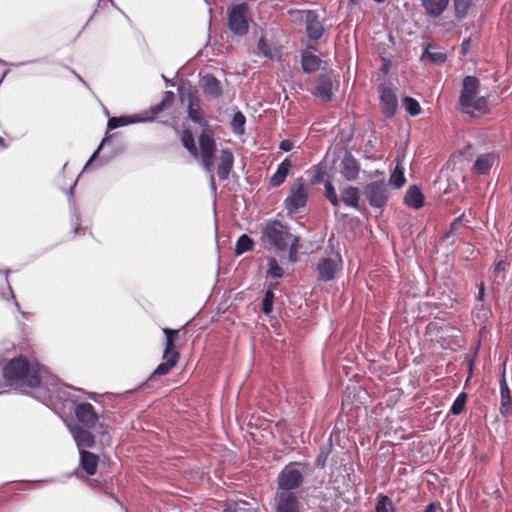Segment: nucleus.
Here are the masks:
<instances>
[{
	"label": "nucleus",
	"mask_w": 512,
	"mask_h": 512,
	"mask_svg": "<svg viewBox=\"0 0 512 512\" xmlns=\"http://www.w3.org/2000/svg\"><path fill=\"white\" fill-rule=\"evenodd\" d=\"M469 45H470V39H465L462 43V49H463L464 53L467 51Z\"/></svg>",
	"instance_id": "54"
},
{
	"label": "nucleus",
	"mask_w": 512,
	"mask_h": 512,
	"mask_svg": "<svg viewBox=\"0 0 512 512\" xmlns=\"http://www.w3.org/2000/svg\"><path fill=\"white\" fill-rule=\"evenodd\" d=\"M323 60L308 50L301 52V66L304 73L311 74L319 70Z\"/></svg>",
	"instance_id": "24"
},
{
	"label": "nucleus",
	"mask_w": 512,
	"mask_h": 512,
	"mask_svg": "<svg viewBox=\"0 0 512 512\" xmlns=\"http://www.w3.org/2000/svg\"><path fill=\"white\" fill-rule=\"evenodd\" d=\"M325 196L333 206L337 207L339 205L340 200L331 181L325 183Z\"/></svg>",
	"instance_id": "43"
},
{
	"label": "nucleus",
	"mask_w": 512,
	"mask_h": 512,
	"mask_svg": "<svg viewBox=\"0 0 512 512\" xmlns=\"http://www.w3.org/2000/svg\"><path fill=\"white\" fill-rule=\"evenodd\" d=\"M389 181L395 188H401L404 185L406 181L404 177V170L399 164L395 167Z\"/></svg>",
	"instance_id": "38"
},
{
	"label": "nucleus",
	"mask_w": 512,
	"mask_h": 512,
	"mask_svg": "<svg viewBox=\"0 0 512 512\" xmlns=\"http://www.w3.org/2000/svg\"><path fill=\"white\" fill-rule=\"evenodd\" d=\"M254 246V241L246 234L241 235L238 238L236 247H235V254L236 255H242L243 253L247 251H251Z\"/></svg>",
	"instance_id": "34"
},
{
	"label": "nucleus",
	"mask_w": 512,
	"mask_h": 512,
	"mask_svg": "<svg viewBox=\"0 0 512 512\" xmlns=\"http://www.w3.org/2000/svg\"><path fill=\"white\" fill-rule=\"evenodd\" d=\"M99 456L87 450L80 451L81 468L88 474L94 475L97 471Z\"/></svg>",
	"instance_id": "26"
},
{
	"label": "nucleus",
	"mask_w": 512,
	"mask_h": 512,
	"mask_svg": "<svg viewBox=\"0 0 512 512\" xmlns=\"http://www.w3.org/2000/svg\"><path fill=\"white\" fill-rule=\"evenodd\" d=\"M466 401H467V394L464 392L460 393L458 395V397L455 399L454 403L452 404L450 413L453 415L461 414L465 409Z\"/></svg>",
	"instance_id": "39"
},
{
	"label": "nucleus",
	"mask_w": 512,
	"mask_h": 512,
	"mask_svg": "<svg viewBox=\"0 0 512 512\" xmlns=\"http://www.w3.org/2000/svg\"><path fill=\"white\" fill-rule=\"evenodd\" d=\"M278 286V283H270L268 286V290H271L273 292L274 289H276Z\"/></svg>",
	"instance_id": "55"
},
{
	"label": "nucleus",
	"mask_w": 512,
	"mask_h": 512,
	"mask_svg": "<svg viewBox=\"0 0 512 512\" xmlns=\"http://www.w3.org/2000/svg\"><path fill=\"white\" fill-rule=\"evenodd\" d=\"M126 125H128V116L110 118L107 124L108 131L100 143L97 152L104 148H110L111 153H116L120 148H123L121 145L123 141H119V135L117 133H110V131Z\"/></svg>",
	"instance_id": "8"
},
{
	"label": "nucleus",
	"mask_w": 512,
	"mask_h": 512,
	"mask_svg": "<svg viewBox=\"0 0 512 512\" xmlns=\"http://www.w3.org/2000/svg\"><path fill=\"white\" fill-rule=\"evenodd\" d=\"M325 175V171L322 168H318L314 176L312 177L311 183L317 184L320 183Z\"/></svg>",
	"instance_id": "45"
},
{
	"label": "nucleus",
	"mask_w": 512,
	"mask_h": 512,
	"mask_svg": "<svg viewBox=\"0 0 512 512\" xmlns=\"http://www.w3.org/2000/svg\"><path fill=\"white\" fill-rule=\"evenodd\" d=\"M484 294H485V287H484V283H481L480 287H479V293H478V300L480 301H483L484 299Z\"/></svg>",
	"instance_id": "52"
},
{
	"label": "nucleus",
	"mask_w": 512,
	"mask_h": 512,
	"mask_svg": "<svg viewBox=\"0 0 512 512\" xmlns=\"http://www.w3.org/2000/svg\"><path fill=\"white\" fill-rule=\"evenodd\" d=\"M287 249H289L290 262H295L297 260V253L299 249V238L296 236L293 237Z\"/></svg>",
	"instance_id": "44"
},
{
	"label": "nucleus",
	"mask_w": 512,
	"mask_h": 512,
	"mask_svg": "<svg viewBox=\"0 0 512 512\" xmlns=\"http://www.w3.org/2000/svg\"><path fill=\"white\" fill-rule=\"evenodd\" d=\"M88 484L93 488H102V483L96 479L88 480Z\"/></svg>",
	"instance_id": "51"
},
{
	"label": "nucleus",
	"mask_w": 512,
	"mask_h": 512,
	"mask_svg": "<svg viewBox=\"0 0 512 512\" xmlns=\"http://www.w3.org/2000/svg\"><path fill=\"white\" fill-rule=\"evenodd\" d=\"M248 14L249 6L245 2L228 7V27L234 35L244 36L248 33Z\"/></svg>",
	"instance_id": "5"
},
{
	"label": "nucleus",
	"mask_w": 512,
	"mask_h": 512,
	"mask_svg": "<svg viewBox=\"0 0 512 512\" xmlns=\"http://www.w3.org/2000/svg\"><path fill=\"white\" fill-rule=\"evenodd\" d=\"M304 481V476L294 463L286 465L279 473L277 484L280 491H289L299 488Z\"/></svg>",
	"instance_id": "7"
},
{
	"label": "nucleus",
	"mask_w": 512,
	"mask_h": 512,
	"mask_svg": "<svg viewBox=\"0 0 512 512\" xmlns=\"http://www.w3.org/2000/svg\"><path fill=\"white\" fill-rule=\"evenodd\" d=\"M210 181H211L212 185L214 186V185H215V178H214V175H211V177H210Z\"/></svg>",
	"instance_id": "57"
},
{
	"label": "nucleus",
	"mask_w": 512,
	"mask_h": 512,
	"mask_svg": "<svg viewBox=\"0 0 512 512\" xmlns=\"http://www.w3.org/2000/svg\"><path fill=\"white\" fill-rule=\"evenodd\" d=\"M341 268V258L336 254L333 258H321L317 264V271L321 281H331Z\"/></svg>",
	"instance_id": "13"
},
{
	"label": "nucleus",
	"mask_w": 512,
	"mask_h": 512,
	"mask_svg": "<svg viewBox=\"0 0 512 512\" xmlns=\"http://www.w3.org/2000/svg\"><path fill=\"white\" fill-rule=\"evenodd\" d=\"M74 413L79 423L87 429L93 428L98 422V414L88 402L76 404Z\"/></svg>",
	"instance_id": "14"
},
{
	"label": "nucleus",
	"mask_w": 512,
	"mask_h": 512,
	"mask_svg": "<svg viewBox=\"0 0 512 512\" xmlns=\"http://www.w3.org/2000/svg\"><path fill=\"white\" fill-rule=\"evenodd\" d=\"M313 95L319 98L323 103H328L333 98V82L331 73H322L317 79Z\"/></svg>",
	"instance_id": "15"
},
{
	"label": "nucleus",
	"mask_w": 512,
	"mask_h": 512,
	"mask_svg": "<svg viewBox=\"0 0 512 512\" xmlns=\"http://www.w3.org/2000/svg\"><path fill=\"white\" fill-rule=\"evenodd\" d=\"M429 44L427 45V47L425 48V51L422 55V59L424 58H427L429 59L432 63H435V64H442L446 61L447 59V56L445 53H442V52H430L428 50L429 48Z\"/></svg>",
	"instance_id": "40"
},
{
	"label": "nucleus",
	"mask_w": 512,
	"mask_h": 512,
	"mask_svg": "<svg viewBox=\"0 0 512 512\" xmlns=\"http://www.w3.org/2000/svg\"><path fill=\"white\" fill-rule=\"evenodd\" d=\"M360 191L357 187L350 186L342 191L341 200L348 206L359 209Z\"/></svg>",
	"instance_id": "32"
},
{
	"label": "nucleus",
	"mask_w": 512,
	"mask_h": 512,
	"mask_svg": "<svg viewBox=\"0 0 512 512\" xmlns=\"http://www.w3.org/2000/svg\"><path fill=\"white\" fill-rule=\"evenodd\" d=\"M200 85L205 95L218 99L223 95L221 82L211 73L201 77Z\"/></svg>",
	"instance_id": "17"
},
{
	"label": "nucleus",
	"mask_w": 512,
	"mask_h": 512,
	"mask_svg": "<svg viewBox=\"0 0 512 512\" xmlns=\"http://www.w3.org/2000/svg\"><path fill=\"white\" fill-rule=\"evenodd\" d=\"M304 184V179L299 177L290 187L289 196L285 199V207L290 213L297 212L307 203L308 195L305 192Z\"/></svg>",
	"instance_id": "9"
},
{
	"label": "nucleus",
	"mask_w": 512,
	"mask_h": 512,
	"mask_svg": "<svg viewBox=\"0 0 512 512\" xmlns=\"http://www.w3.org/2000/svg\"><path fill=\"white\" fill-rule=\"evenodd\" d=\"M293 237L295 236L290 233L289 227L279 220H270L262 224L261 241L265 244V248L285 251Z\"/></svg>",
	"instance_id": "3"
},
{
	"label": "nucleus",
	"mask_w": 512,
	"mask_h": 512,
	"mask_svg": "<svg viewBox=\"0 0 512 512\" xmlns=\"http://www.w3.org/2000/svg\"><path fill=\"white\" fill-rule=\"evenodd\" d=\"M480 81L477 77L466 76L462 82L459 97V107L463 113L477 117L489 112L488 101L485 97H477Z\"/></svg>",
	"instance_id": "2"
},
{
	"label": "nucleus",
	"mask_w": 512,
	"mask_h": 512,
	"mask_svg": "<svg viewBox=\"0 0 512 512\" xmlns=\"http://www.w3.org/2000/svg\"><path fill=\"white\" fill-rule=\"evenodd\" d=\"M363 194L370 206L383 208L389 199L388 185L384 180L373 181L364 187Z\"/></svg>",
	"instance_id": "6"
},
{
	"label": "nucleus",
	"mask_w": 512,
	"mask_h": 512,
	"mask_svg": "<svg viewBox=\"0 0 512 512\" xmlns=\"http://www.w3.org/2000/svg\"><path fill=\"white\" fill-rule=\"evenodd\" d=\"M506 268V261L504 260H500L499 262L496 263L495 265V268H494V273H498L500 271H504Z\"/></svg>",
	"instance_id": "49"
},
{
	"label": "nucleus",
	"mask_w": 512,
	"mask_h": 512,
	"mask_svg": "<svg viewBox=\"0 0 512 512\" xmlns=\"http://www.w3.org/2000/svg\"><path fill=\"white\" fill-rule=\"evenodd\" d=\"M360 171V166L355 157L350 153L346 152L341 161V174L348 180L352 181L357 179Z\"/></svg>",
	"instance_id": "20"
},
{
	"label": "nucleus",
	"mask_w": 512,
	"mask_h": 512,
	"mask_svg": "<svg viewBox=\"0 0 512 512\" xmlns=\"http://www.w3.org/2000/svg\"><path fill=\"white\" fill-rule=\"evenodd\" d=\"M3 376L9 386L38 387L41 374L38 365L30 364L26 357L11 359L3 368Z\"/></svg>",
	"instance_id": "1"
},
{
	"label": "nucleus",
	"mask_w": 512,
	"mask_h": 512,
	"mask_svg": "<svg viewBox=\"0 0 512 512\" xmlns=\"http://www.w3.org/2000/svg\"><path fill=\"white\" fill-rule=\"evenodd\" d=\"M258 48L265 54V55H268L269 54V48L268 46L265 44L264 40L261 39L258 43Z\"/></svg>",
	"instance_id": "50"
},
{
	"label": "nucleus",
	"mask_w": 512,
	"mask_h": 512,
	"mask_svg": "<svg viewBox=\"0 0 512 512\" xmlns=\"http://www.w3.org/2000/svg\"><path fill=\"white\" fill-rule=\"evenodd\" d=\"M292 167V162L289 159H285L281 162L277 168L275 174L270 178V184L272 187H279L282 185Z\"/></svg>",
	"instance_id": "30"
},
{
	"label": "nucleus",
	"mask_w": 512,
	"mask_h": 512,
	"mask_svg": "<svg viewBox=\"0 0 512 512\" xmlns=\"http://www.w3.org/2000/svg\"><path fill=\"white\" fill-rule=\"evenodd\" d=\"M349 1H350V3H351L352 5H356V4H357V0H349Z\"/></svg>",
	"instance_id": "58"
},
{
	"label": "nucleus",
	"mask_w": 512,
	"mask_h": 512,
	"mask_svg": "<svg viewBox=\"0 0 512 512\" xmlns=\"http://www.w3.org/2000/svg\"><path fill=\"white\" fill-rule=\"evenodd\" d=\"M475 0H454L455 16L458 19L464 18L469 9L474 5Z\"/></svg>",
	"instance_id": "33"
},
{
	"label": "nucleus",
	"mask_w": 512,
	"mask_h": 512,
	"mask_svg": "<svg viewBox=\"0 0 512 512\" xmlns=\"http://www.w3.org/2000/svg\"><path fill=\"white\" fill-rule=\"evenodd\" d=\"M377 3H383L385 0H374Z\"/></svg>",
	"instance_id": "59"
},
{
	"label": "nucleus",
	"mask_w": 512,
	"mask_h": 512,
	"mask_svg": "<svg viewBox=\"0 0 512 512\" xmlns=\"http://www.w3.org/2000/svg\"><path fill=\"white\" fill-rule=\"evenodd\" d=\"M164 362L159 364L154 372L149 377L148 381L153 380L155 377L165 376L170 373V371L178 364L180 359V352H163Z\"/></svg>",
	"instance_id": "18"
},
{
	"label": "nucleus",
	"mask_w": 512,
	"mask_h": 512,
	"mask_svg": "<svg viewBox=\"0 0 512 512\" xmlns=\"http://www.w3.org/2000/svg\"><path fill=\"white\" fill-rule=\"evenodd\" d=\"M302 20L305 24V32L309 41L318 42L325 33V28L319 20L318 14L313 10L304 11Z\"/></svg>",
	"instance_id": "11"
},
{
	"label": "nucleus",
	"mask_w": 512,
	"mask_h": 512,
	"mask_svg": "<svg viewBox=\"0 0 512 512\" xmlns=\"http://www.w3.org/2000/svg\"><path fill=\"white\" fill-rule=\"evenodd\" d=\"M234 156L229 149L220 151L219 162L217 165V175L220 180H226L233 168Z\"/></svg>",
	"instance_id": "22"
},
{
	"label": "nucleus",
	"mask_w": 512,
	"mask_h": 512,
	"mask_svg": "<svg viewBox=\"0 0 512 512\" xmlns=\"http://www.w3.org/2000/svg\"><path fill=\"white\" fill-rule=\"evenodd\" d=\"M379 92L381 112L386 118H392L398 107L397 96L391 87L384 84L379 86Z\"/></svg>",
	"instance_id": "12"
},
{
	"label": "nucleus",
	"mask_w": 512,
	"mask_h": 512,
	"mask_svg": "<svg viewBox=\"0 0 512 512\" xmlns=\"http://www.w3.org/2000/svg\"><path fill=\"white\" fill-rule=\"evenodd\" d=\"M402 104L405 108V110L411 115V116H417L421 113V107L419 102L409 96H406L402 100Z\"/></svg>",
	"instance_id": "36"
},
{
	"label": "nucleus",
	"mask_w": 512,
	"mask_h": 512,
	"mask_svg": "<svg viewBox=\"0 0 512 512\" xmlns=\"http://www.w3.org/2000/svg\"><path fill=\"white\" fill-rule=\"evenodd\" d=\"M70 430L80 451L85 450V448H92L95 445V436L89 429L74 425Z\"/></svg>",
	"instance_id": "19"
},
{
	"label": "nucleus",
	"mask_w": 512,
	"mask_h": 512,
	"mask_svg": "<svg viewBox=\"0 0 512 512\" xmlns=\"http://www.w3.org/2000/svg\"><path fill=\"white\" fill-rule=\"evenodd\" d=\"M495 160H496V155L494 153H487V154L480 155L474 163L473 170L477 174H481V175L487 174L489 172V170L491 169V167L493 166Z\"/></svg>",
	"instance_id": "29"
},
{
	"label": "nucleus",
	"mask_w": 512,
	"mask_h": 512,
	"mask_svg": "<svg viewBox=\"0 0 512 512\" xmlns=\"http://www.w3.org/2000/svg\"><path fill=\"white\" fill-rule=\"evenodd\" d=\"M274 292L267 290L262 300V312L270 315L273 311Z\"/></svg>",
	"instance_id": "41"
},
{
	"label": "nucleus",
	"mask_w": 512,
	"mask_h": 512,
	"mask_svg": "<svg viewBox=\"0 0 512 512\" xmlns=\"http://www.w3.org/2000/svg\"><path fill=\"white\" fill-rule=\"evenodd\" d=\"M500 393H501V405H500V413L507 417L512 415V397L510 393V389L505 379V375L503 374L500 380Z\"/></svg>",
	"instance_id": "25"
},
{
	"label": "nucleus",
	"mask_w": 512,
	"mask_h": 512,
	"mask_svg": "<svg viewBox=\"0 0 512 512\" xmlns=\"http://www.w3.org/2000/svg\"><path fill=\"white\" fill-rule=\"evenodd\" d=\"M404 202L408 207L420 209L424 206V195L416 185H413L407 190Z\"/></svg>",
	"instance_id": "28"
},
{
	"label": "nucleus",
	"mask_w": 512,
	"mask_h": 512,
	"mask_svg": "<svg viewBox=\"0 0 512 512\" xmlns=\"http://www.w3.org/2000/svg\"><path fill=\"white\" fill-rule=\"evenodd\" d=\"M376 512H394L392 507V501L388 496L380 495L377 505Z\"/></svg>",
	"instance_id": "42"
},
{
	"label": "nucleus",
	"mask_w": 512,
	"mask_h": 512,
	"mask_svg": "<svg viewBox=\"0 0 512 512\" xmlns=\"http://www.w3.org/2000/svg\"><path fill=\"white\" fill-rule=\"evenodd\" d=\"M460 222H461V218H456L450 225V230L449 232L447 233V237L451 234L454 233V231L458 228V226L460 225Z\"/></svg>",
	"instance_id": "48"
},
{
	"label": "nucleus",
	"mask_w": 512,
	"mask_h": 512,
	"mask_svg": "<svg viewBox=\"0 0 512 512\" xmlns=\"http://www.w3.org/2000/svg\"><path fill=\"white\" fill-rule=\"evenodd\" d=\"M184 329L182 327L181 329H170V328H163V333L166 336V344H165V351L167 354L170 352H179L176 347V341L180 337V332Z\"/></svg>",
	"instance_id": "31"
},
{
	"label": "nucleus",
	"mask_w": 512,
	"mask_h": 512,
	"mask_svg": "<svg viewBox=\"0 0 512 512\" xmlns=\"http://www.w3.org/2000/svg\"><path fill=\"white\" fill-rule=\"evenodd\" d=\"M246 118L241 111H237L231 121L232 130L238 134L243 135L245 133Z\"/></svg>",
	"instance_id": "35"
},
{
	"label": "nucleus",
	"mask_w": 512,
	"mask_h": 512,
	"mask_svg": "<svg viewBox=\"0 0 512 512\" xmlns=\"http://www.w3.org/2000/svg\"><path fill=\"white\" fill-rule=\"evenodd\" d=\"M8 144L5 143L4 138L0 137V147L6 148Z\"/></svg>",
	"instance_id": "56"
},
{
	"label": "nucleus",
	"mask_w": 512,
	"mask_h": 512,
	"mask_svg": "<svg viewBox=\"0 0 512 512\" xmlns=\"http://www.w3.org/2000/svg\"><path fill=\"white\" fill-rule=\"evenodd\" d=\"M175 101V94L172 91H166L164 93V97L162 101L154 106H152L149 110L141 113L130 115V124L138 123L142 121H152L156 118V116L163 112L166 109L172 107Z\"/></svg>",
	"instance_id": "10"
},
{
	"label": "nucleus",
	"mask_w": 512,
	"mask_h": 512,
	"mask_svg": "<svg viewBox=\"0 0 512 512\" xmlns=\"http://www.w3.org/2000/svg\"><path fill=\"white\" fill-rule=\"evenodd\" d=\"M279 148L285 152H288L293 148V143L290 140H283L280 142Z\"/></svg>",
	"instance_id": "47"
},
{
	"label": "nucleus",
	"mask_w": 512,
	"mask_h": 512,
	"mask_svg": "<svg viewBox=\"0 0 512 512\" xmlns=\"http://www.w3.org/2000/svg\"><path fill=\"white\" fill-rule=\"evenodd\" d=\"M442 511L441 504L439 502L430 503L423 512H437Z\"/></svg>",
	"instance_id": "46"
},
{
	"label": "nucleus",
	"mask_w": 512,
	"mask_h": 512,
	"mask_svg": "<svg viewBox=\"0 0 512 512\" xmlns=\"http://www.w3.org/2000/svg\"><path fill=\"white\" fill-rule=\"evenodd\" d=\"M276 501V512H300V502L294 492L279 491Z\"/></svg>",
	"instance_id": "16"
},
{
	"label": "nucleus",
	"mask_w": 512,
	"mask_h": 512,
	"mask_svg": "<svg viewBox=\"0 0 512 512\" xmlns=\"http://www.w3.org/2000/svg\"><path fill=\"white\" fill-rule=\"evenodd\" d=\"M425 12L430 17H439L447 9L449 0H421Z\"/></svg>",
	"instance_id": "27"
},
{
	"label": "nucleus",
	"mask_w": 512,
	"mask_h": 512,
	"mask_svg": "<svg viewBox=\"0 0 512 512\" xmlns=\"http://www.w3.org/2000/svg\"><path fill=\"white\" fill-rule=\"evenodd\" d=\"M305 50H308L310 52L317 51V42L309 41V43L307 44V48Z\"/></svg>",
	"instance_id": "53"
},
{
	"label": "nucleus",
	"mask_w": 512,
	"mask_h": 512,
	"mask_svg": "<svg viewBox=\"0 0 512 512\" xmlns=\"http://www.w3.org/2000/svg\"><path fill=\"white\" fill-rule=\"evenodd\" d=\"M187 114L188 118L193 121L197 120L198 117L204 115V111L201 107V98L196 89L190 88L187 92Z\"/></svg>",
	"instance_id": "21"
},
{
	"label": "nucleus",
	"mask_w": 512,
	"mask_h": 512,
	"mask_svg": "<svg viewBox=\"0 0 512 512\" xmlns=\"http://www.w3.org/2000/svg\"><path fill=\"white\" fill-rule=\"evenodd\" d=\"M181 142L184 148L194 159H199L203 166V152L201 147L197 148L193 133L189 129H184L181 134Z\"/></svg>",
	"instance_id": "23"
},
{
	"label": "nucleus",
	"mask_w": 512,
	"mask_h": 512,
	"mask_svg": "<svg viewBox=\"0 0 512 512\" xmlns=\"http://www.w3.org/2000/svg\"><path fill=\"white\" fill-rule=\"evenodd\" d=\"M267 276L274 279H280L284 276L283 268L279 266L277 260L273 257L268 259Z\"/></svg>",
	"instance_id": "37"
},
{
	"label": "nucleus",
	"mask_w": 512,
	"mask_h": 512,
	"mask_svg": "<svg viewBox=\"0 0 512 512\" xmlns=\"http://www.w3.org/2000/svg\"><path fill=\"white\" fill-rule=\"evenodd\" d=\"M192 122L197 123L202 127V132L198 137V143L203 152V168L205 171L212 173L214 170V158L217 151L214 131L205 118V114Z\"/></svg>",
	"instance_id": "4"
}]
</instances>
